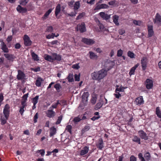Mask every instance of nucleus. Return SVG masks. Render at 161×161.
Here are the masks:
<instances>
[{"label": "nucleus", "instance_id": "1", "mask_svg": "<svg viewBox=\"0 0 161 161\" xmlns=\"http://www.w3.org/2000/svg\"><path fill=\"white\" fill-rule=\"evenodd\" d=\"M107 75V70L103 69L98 71H94L91 74L92 78L93 80L99 81L103 79Z\"/></svg>", "mask_w": 161, "mask_h": 161}, {"label": "nucleus", "instance_id": "2", "mask_svg": "<svg viewBox=\"0 0 161 161\" xmlns=\"http://www.w3.org/2000/svg\"><path fill=\"white\" fill-rule=\"evenodd\" d=\"M10 108V106L8 104H6L4 106L3 112V115L1 114L0 116V120L2 125H4L7 122L9 116Z\"/></svg>", "mask_w": 161, "mask_h": 161}, {"label": "nucleus", "instance_id": "3", "mask_svg": "<svg viewBox=\"0 0 161 161\" xmlns=\"http://www.w3.org/2000/svg\"><path fill=\"white\" fill-rule=\"evenodd\" d=\"M24 44L25 46H30L32 44V42L28 35H25L23 37Z\"/></svg>", "mask_w": 161, "mask_h": 161}, {"label": "nucleus", "instance_id": "4", "mask_svg": "<svg viewBox=\"0 0 161 161\" xmlns=\"http://www.w3.org/2000/svg\"><path fill=\"white\" fill-rule=\"evenodd\" d=\"M153 22L154 24L160 25H161V16L158 13H157L155 17V18L153 20Z\"/></svg>", "mask_w": 161, "mask_h": 161}, {"label": "nucleus", "instance_id": "5", "mask_svg": "<svg viewBox=\"0 0 161 161\" xmlns=\"http://www.w3.org/2000/svg\"><path fill=\"white\" fill-rule=\"evenodd\" d=\"M81 41L84 43L88 45H91L94 44L95 41L92 39H88L86 38H83L82 39Z\"/></svg>", "mask_w": 161, "mask_h": 161}, {"label": "nucleus", "instance_id": "6", "mask_svg": "<svg viewBox=\"0 0 161 161\" xmlns=\"http://www.w3.org/2000/svg\"><path fill=\"white\" fill-rule=\"evenodd\" d=\"M147 59L146 57H143L141 60V64L142 69L144 70L146 68L147 63Z\"/></svg>", "mask_w": 161, "mask_h": 161}, {"label": "nucleus", "instance_id": "7", "mask_svg": "<svg viewBox=\"0 0 161 161\" xmlns=\"http://www.w3.org/2000/svg\"><path fill=\"white\" fill-rule=\"evenodd\" d=\"M138 134L140 138L144 140H147L148 139L147 134L142 130L138 131Z\"/></svg>", "mask_w": 161, "mask_h": 161}, {"label": "nucleus", "instance_id": "8", "mask_svg": "<svg viewBox=\"0 0 161 161\" xmlns=\"http://www.w3.org/2000/svg\"><path fill=\"white\" fill-rule=\"evenodd\" d=\"M77 27L80 32H84L86 31L85 24L84 22H82L81 24H78L77 25Z\"/></svg>", "mask_w": 161, "mask_h": 161}, {"label": "nucleus", "instance_id": "9", "mask_svg": "<svg viewBox=\"0 0 161 161\" xmlns=\"http://www.w3.org/2000/svg\"><path fill=\"white\" fill-rule=\"evenodd\" d=\"M145 84L146 85V88L149 89L152 88L153 86V80L149 79H147L146 80Z\"/></svg>", "mask_w": 161, "mask_h": 161}, {"label": "nucleus", "instance_id": "10", "mask_svg": "<svg viewBox=\"0 0 161 161\" xmlns=\"http://www.w3.org/2000/svg\"><path fill=\"white\" fill-rule=\"evenodd\" d=\"M47 116L50 118L54 117L55 114V112L53 111L52 109L48 110L46 112Z\"/></svg>", "mask_w": 161, "mask_h": 161}, {"label": "nucleus", "instance_id": "11", "mask_svg": "<svg viewBox=\"0 0 161 161\" xmlns=\"http://www.w3.org/2000/svg\"><path fill=\"white\" fill-rule=\"evenodd\" d=\"M18 74L17 76V78L18 80H21L24 79L25 75L22 71L19 70H18Z\"/></svg>", "mask_w": 161, "mask_h": 161}, {"label": "nucleus", "instance_id": "12", "mask_svg": "<svg viewBox=\"0 0 161 161\" xmlns=\"http://www.w3.org/2000/svg\"><path fill=\"white\" fill-rule=\"evenodd\" d=\"M135 102L137 105H140L143 104L144 103V100L142 96H141L136 98Z\"/></svg>", "mask_w": 161, "mask_h": 161}, {"label": "nucleus", "instance_id": "13", "mask_svg": "<svg viewBox=\"0 0 161 161\" xmlns=\"http://www.w3.org/2000/svg\"><path fill=\"white\" fill-rule=\"evenodd\" d=\"M21 106L20 107L19 112L21 115H23L25 111L24 108L26 107L27 103L24 102H21Z\"/></svg>", "mask_w": 161, "mask_h": 161}, {"label": "nucleus", "instance_id": "14", "mask_svg": "<svg viewBox=\"0 0 161 161\" xmlns=\"http://www.w3.org/2000/svg\"><path fill=\"white\" fill-rule=\"evenodd\" d=\"M4 56L8 60L12 61L15 58V57L12 54L6 53L4 54Z\"/></svg>", "mask_w": 161, "mask_h": 161}, {"label": "nucleus", "instance_id": "15", "mask_svg": "<svg viewBox=\"0 0 161 161\" xmlns=\"http://www.w3.org/2000/svg\"><path fill=\"white\" fill-rule=\"evenodd\" d=\"M0 46L1 49L4 53H8L9 52V49L6 44L3 42H1Z\"/></svg>", "mask_w": 161, "mask_h": 161}, {"label": "nucleus", "instance_id": "16", "mask_svg": "<svg viewBox=\"0 0 161 161\" xmlns=\"http://www.w3.org/2000/svg\"><path fill=\"white\" fill-rule=\"evenodd\" d=\"M96 146L100 150L102 149L103 148V142L101 138L98 139L97 142L96 143Z\"/></svg>", "mask_w": 161, "mask_h": 161}, {"label": "nucleus", "instance_id": "17", "mask_svg": "<svg viewBox=\"0 0 161 161\" xmlns=\"http://www.w3.org/2000/svg\"><path fill=\"white\" fill-rule=\"evenodd\" d=\"M148 37H152L154 34V31L153 30L152 25H150L148 26Z\"/></svg>", "mask_w": 161, "mask_h": 161}, {"label": "nucleus", "instance_id": "18", "mask_svg": "<svg viewBox=\"0 0 161 161\" xmlns=\"http://www.w3.org/2000/svg\"><path fill=\"white\" fill-rule=\"evenodd\" d=\"M101 18L104 20H108L110 18L111 15H108L103 12H101L99 14Z\"/></svg>", "mask_w": 161, "mask_h": 161}, {"label": "nucleus", "instance_id": "19", "mask_svg": "<svg viewBox=\"0 0 161 161\" xmlns=\"http://www.w3.org/2000/svg\"><path fill=\"white\" fill-rule=\"evenodd\" d=\"M53 58V61L57 60V61H60L61 60L62 57L61 55L58 54L56 53H53L52 54Z\"/></svg>", "mask_w": 161, "mask_h": 161}, {"label": "nucleus", "instance_id": "20", "mask_svg": "<svg viewBox=\"0 0 161 161\" xmlns=\"http://www.w3.org/2000/svg\"><path fill=\"white\" fill-rule=\"evenodd\" d=\"M17 11L20 13H24L27 12V9L25 8L22 7L20 5H19L16 8Z\"/></svg>", "mask_w": 161, "mask_h": 161}, {"label": "nucleus", "instance_id": "21", "mask_svg": "<svg viewBox=\"0 0 161 161\" xmlns=\"http://www.w3.org/2000/svg\"><path fill=\"white\" fill-rule=\"evenodd\" d=\"M57 130L54 126L51 127L50 129L49 136L52 137L55 135L56 133Z\"/></svg>", "mask_w": 161, "mask_h": 161}, {"label": "nucleus", "instance_id": "22", "mask_svg": "<svg viewBox=\"0 0 161 161\" xmlns=\"http://www.w3.org/2000/svg\"><path fill=\"white\" fill-rule=\"evenodd\" d=\"M103 102L102 100H100L96 104L95 107V109L96 110H97L100 109L103 105Z\"/></svg>", "mask_w": 161, "mask_h": 161}, {"label": "nucleus", "instance_id": "23", "mask_svg": "<svg viewBox=\"0 0 161 161\" xmlns=\"http://www.w3.org/2000/svg\"><path fill=\"white\" fill-rule=\"evenodd\" d=\"M89 150V147L87 146H85L80 152V155L81 156L84 155L86 154Z\"/></svg>", "mask_w": 161, "mask_h": 161}, {"label": "nucleus", "instance_id": "24", "mask_svg": "<svg viewBox=\"0 0 161 161\" xmlns=\"http://www.w3.org/2000/svg\"><path fill=\"white\" fill-rule=\"evenodd\" d=\"M89 58L91 59L94 60L97 59V56L92 51H90L89 52Z\"/></svg>", "mask_w": 161, "mask_h": 161}, {"label": "nucleus", "instance_id": "25", "mask_svg": "<svg viewBox=\"0 0 161 161\" xmlns=\"http://www.w3.org/2000/svg\"><path fill=\"white\" fill-rule=\"evenodd\" d=\"M89 96L88 92H84L82 96V101L84 102L87 101V98Z\"/></svg>", "mask_w": 161, "mask_h": 161}, {"label": "nucleus", "instance_id": "26", "mask_svg": "<svg viewBox=\"0 0 161 161\" xmlns=\"http://www.w3.org/2000/svg\"><path fill=\"white\" fill-rule=\"evenodd\" d=\"M133 142L141 144V138L136 136H134L132 139Z\"/></svg>", "mask_w": 161, "mask_h": 161}, {"label": "nucleus", "instance_id": "27", "mask_svg": "<svg viewBox=\"0 0 161 161\" xmlns=\"http://www.w3.org/2000/svg\"><path fill=\"white\" fill-rule=\"evenodd\" d=\"M55 11V15L57 17L61 11V5L60 4H58L56 7Z\"/></svg>", "mask_w": 161, "mask_h": 161}, {"label": "nucleus", "instance_id": "28", "mask_svg": "<svg viewBox=\"0 0 161 161\" xmlns=\"http://www.w3.org/2000/svg\"><path fill=\"white\" fill-rule=\"evenodd\" d=\"M139 65V64H137L130 69V70L129 73V75L130 76L134 74V72L135 70L136 69V68Z\"/></svg>", "mask_w": 161, "mask_h": 161}, {"label": "nucleus", "instance_id": "29", "mask_svg": "<svg viewBox=\"0 0 161 161\" xmlns=\"http://www.w3.org/2000/svg\"><path fill=\"white\" fill-rule=\"evenodd\" d=\"M44 59L48 61L53 62V58L52 55L50 56L47 54H45L44 56Z\"/></svg>", "mask_w": 161, "mask_h": 161}, {"label": "nucleus", "instance_id": "30", "mask_svg": "<svg viewBox=\"0 0 161 161\" xmlns=\"http://www.w3.org/2000/svg\"><path fill=\"white\" fill-rule=\"evenodd\" d=\"M80 7V3L79 1L75 2L74 5L73 9L75 11H76Z\"/></svg>", "mask_w": 161, "mask_h": 161}, {"label": "nucleus", "instance_id": "31", "mask_svg": "<svg viewBox=\"0 0 161 161\" xmlns=\"http://www.w3.org/2000/svg\"><path fill=\"white\" fill-rule=\"evenodd\" d=\"M119 16L117 15H114L113 17V22L117 25H119V24L118 21Z\"/></svg>", "mask_w": 161, "mask_h": 161}, {"label": "nucleus", "instance_id": "32", "mask_svg": "<svg viewBox=\"0 0 161 161\" xmlns=\"http://www.w3.org/2000/svg\"><path fill=\"white\" fill-rule=\"evenodd\" d=\"M43 81V79L41 78H38L36 81V85L38 87L40 86L41 82Z\"/></svg>", "mask_w": 161, "mask_h": 161}, {"label": "nucleus", "instance_id": "33", "mask_svg": "<svg viewBox=\"0 0 161 161\" xmlns=\"http://www.w3.org/2000/svg\"><path fill=\"white\" fill-rule=\"evenodd\" d=\"M31 55L32 58L35 61H37L39 60L38 55L36 54L32 51H31Z\"/></svg>", "mask_w": 161, "mask_h": 161}, {"label": "nucleus", "instance_id": "34", "mask_svg": "<svg viewBox=\"0 0 161 161\" xmlns=\"http://www.w3.org/2000/svg\"><path fill=\"white\" fill-rule=\"evenodd\" d=\"M52 8H50L44 14V16L42 17V18L44 19H46L47 18L48 16L52 12L53 10Z\"/></svg>", "mask_w": 161, "mask_h": 161}, {"label": "nucleus", "instance_id": "35", "mask_svg": "<svg viewBox=\"0 0 161 161\" xmlns=\"http://www.w3.org/2000/svg\"><path fill=\"white\" fill-rule=\"evenodd\" d=\"M156 114L158 117L161 118V112L159 107H157L156 108Z\"/></svg>", "mask_w": 161, "mask_h": 161}, {"label": "nucleus", "instance_id": "36", "mask_svg": "<svg viewBox=\"0 0 161 161\" xmlns=\"http://www.w3.org/2000/svg\"><path fill=\"white\" fill-rule=\"evenodd\" d=\"M39 97V96H36L35 97L33 98L32 99V102L33 103V104H36L38 103Z\"/></svg>", "mask_w": 161, "mask_h": 161}, {"label": "nucleus", "instance_id": "37", "mask_svg": "<svg viewBox=\"0 0 161 161\" xmlns=\"http://www.w3.org/2000/svg\"><path fill=\"white\" fill-rule=\"evenodd\" d=\"M90 127L89 125H86L81 130V132L82 134L84 133L85 132L88 131L90 129Z\"/></svg>", "mask_w": 161, "mask_h": 161}, {"label": "nucleus", "instance_id": "38", "mask_svg": "<svg viewBox=\"0 0 161 161\" xmlns=\"http://www.w3.org/2000/svg\"><path fill=\"white\" fill-rule=\"evenodd\" d=\"M29 0H19V3L23 6H25L28 3Z\"/></svg>", "mask_w": 161, "mask_h": 161}, {"label": "nucleus", "instance_id": "39", "mask_svg": "<svg viewBox=\"0 0 161 161\" xmlns=\"http://www.w3.org/2000/svg\"><path fill=\"white\" fill-rule=\"evenodd\" d=\"M67 79L68 80V81L69 82H71L73 81V74H69V76L67 77Z\"/></svg>", "mask_w": 161, "mask_h": 161}, {"label": "nucleus", "instance_id": "40", "mask_svg": "<svg viewBox=\"0 0 161 161\" xmlns=\"http://www.w3.org/2000/svg\"><path fill=\"white\" fill-rule=\"evenodd\" d=\"M85 15V13L84 12H82L79 14V15L76 18V20H78L81 19Z\"/></svg>", "mask_w": 161, "mask_h": 161}, {"label": "nucleus", "instance_id": "41", "mask_svg": "<svg viewBox=\"0 0 161 161\" xmlns=\"http://www.w3.org/2000/svg\"><path fill=\"white\" fill-rule=\"evenodd\" d=\"M125 89V88L122 86H120L119 88H117L115 89V92H124V90Z\"/></svg>", "mask_w": 161, "mask_h": 161}, {"label": "nucleus", "instance_id": "42", "mask_svg": "<svg viewBox=\"0 0 161 161\" xmlns=\"http://www.w3.org/2000/svg\"><path fill=\"white\" fill-rule=\"evenodd\" d=\"M28 94L29 93H28L23 95L22 97V99L21 102H25V103H26V102L27 101V98L28 97Z\"/></svg>", "mask_w": 161, "mask_h": 161}, {"label": "nucleus", "instance_id": "43", "mask_svg": "<svg viewBox=\"0 0 161 161\" xmlns=\"http://www.w3.org/2000/svg\"><path fill=\"white\" fill-rule=\"evenodd\" d=\"M54 87L58 92H59L60 89L62 87L61 86L59 83H57L55 85Z\"/></svg>", "mask_w": 161, "mask_h": 161}, {"label": "nucleus", "instance_id": "44", "mask_svg": "<svg viewBox=\"0 0 161 161\" xmlns=\"http://www.w3.org/2000/svg\"><path fill=\"white\" fill-rule=\"evenodd\" d=\"M72 128V126L70 125H69L66 126L65 130L69 132L71 134Z\"/></svg>", "mask_w": 161, "mask_h": 161}, {"label": "nucleus", "instance_id": "45", "mask_svg": "<svg viewBox=\"0 0 161 161\" xmlns=\"http://www.w3.org/2000/svg\"><path fill=\"white\" fill-rule=\"evenodd\" d=\"M128 56L131 58H134L135 54L133 53L130 51H129L127 53Z\"/></svg>", "mask_w": 161, "mask_h": 161}, {"label": "nucleus", "instance_id": "46", "mask_svg": "<svg viewBox=\"0 0 161 161\" xmlns=\"http://www.w3.org/2000/svg\"><path fill=\"white\" fill-rule=\"evenodd\" d=\"M144 157L146 160H149L150 159V154L149 153H146L144 156Z\"/></svg>", "mask_w": 161, "mask_h": 161}, {"label": "nucleus", "instance_id": "47", "mask_svg": "<svg viewBox=\"0 0 161 161\" xmlns=\"http://www.w3.org/2000/svg\"><path fill=\"white\" fill-rule=\"evenodd\" d=\"M63 116L62 115H60L58 117V119L56 123V125H58L60 124L62 120Z\"/></svg>", "mask_w": 161, "mask_h": 161}, {"label": "nucleus", "instance_id": "48", "mask_svg": "<svg viewBox=\"0 0 161 161\" xmlns=\"http://www.w3.org/2000/svg\"><path fill=\"white\" fill-rule=\"evenodd\" d=\"M53 31V27L51 26H50L47 27L46 29V32H52Z\"/></svg>", "mask_w": 161, "mask_h": 161}, {"label": "nucleus", "instance_id": "49", "mask_svg": "<svg viewBox=\"0 0 161 161\" xmlns=\"http://www.w3.org/2000/svg\"><path fill=\"white\" fill-rule=\"evenodd\" d=\"M80 120L81 119L79 117H76L74 118L73 121L75 123H76L80 121Z\"/></svg>", "mask_w": 161, "mask_h": 161}, {"label": "nucleus", "instance_id": "50", "mask_svg": "<svg viewBox=\"0 0 161 161\" xmlns=\"http://www.w3.org/2000/svg\"><path fill=\"white\" fill-rule=\"evenodd\" d=\"M54 37V33H52L51 34H49L46 36V38L48 39H53Z\"/></svg>", "mask_w": 161, "mask_h": 161}, {"label": "nucleus", "instance_id": "51", "mask_svg": "<svg viewBox=\"0 0 161 161\" xmlns=\"http://www.w3.org/2000/svg\"><path fill=\"white\" fill-rule=\"evenodd\" d=\"M77 14V11H74V12H71L70 14H67V15L69 16L73 17L75 16Z\"/></svg>", "mask_w": 161, "mask_h": 161}, {"label": "nucleus", "instance_id": "52", "mask_svg": "<svg viewBox=\"0 0 161 161\" xmlns=\"http://www.w3.org/2000/svg\"><path fill=\"white\" fill-rule=\"evenodd\" d=\"M141 22L140 20H134L133 23L135 25H140L141 24Z\"/></svg>", "mask_w": 161, "mask_h": 161}, {"label": "nucleus", "instance_id": "53", "mask_svg": "<svg viewBox=\"0 0 161 161\" xmlns=\"http://www.w3.org/2000/svg\"><path fill=\"white\" fill-rule=\"evenodd\" d=\"M75 1L73 0H71L68 3V5L71 7H73V5L75 3Z\"/></svg>", "mask_w": 161, "mask_h": 161}, {"label": "nucleus", "instance_id": "54", "mask_svg": "<svg viewBox=\"0 0 161 161\" xmlns=\"http://www.w3.org/2000/svg\"><path fill=\"white\" fill-rule=\"evenodd\" d=\"M75 79V81H79L80 79V74L77 75V74H75L74 75Z\"/></svg>", "mask_w": 161, "mask_h": 161}, {"label": "nucleus", "instance_id": "55", "mask_svg": "<svg viewBox=\"0 0 161 161\" xmlns=\"http://www.w3.org/2000/svg\"><path fill=\"white\" fill-rule=\"evenodd\" d=\"M120 35H122L125 33V31L123 29H121L118 31Z\"/></svg>", "mask_w": 161, "mask_h": 161}, {"label": "nucleus", "instance_id": "56", "mask_svg": "<svg viewBox=\"0 0 161 161\" xmlns=\"http://www.w3.org/2000/svg\"><path fill=\"white\" fill-rule=\"evenodd\" d=\"M37 152V153L40 152V154L42 156H43L44 155L45 153V150L44 149L38 150Z\"/></svg>", "mask_w": 161, "mask_h": 161}, {"label": "nucleus", "instance_id": "57", "mask_svg": "<svg viewBox=\"0 0 161 161\" xmlns=\"http://www.w3.org/2000/svg\"><path fill=\"white\" fill-rule=\"evenodd\" d=\"M123 54V51L121 49H119L118 50L117 52V56L118 57H120Z\"/></svg>", "mask_w": 161, "mask_h": 161}, {"label": "nucleus", "instance_id": "58", "mask_svg": "<svg viewBox=\"0 0 161 161\" xmlns=\"http://www.w3.org/2000/svg\"><path fill=\"white\" fill-rule=\"evenodd\" d=\"M97 98L95 97H93L91 99V103L93 104H94L96 103Z\"/></svg>", "mask_w": 161, "mask_h": 161}, {"label": "nucleus", "instance_id": "59", "mask_svg": "<svg viewBox=\"0 0 161 161\" xmlns=\"http://www.w3.org/2000/svg\"><path fill=\"white\" fill-rule=\"evenodd\" d=\"M38 118V114L36 113L34 117V121L35 123L37 122V119Z\"/></svg>", "mask_w": 161, "mask_h": 161}, {"label": "nucleus", "instance_id": "60", "mask_svg": "<svg viewBox=\"0 0 161 161\" xmlns=\"http://www.w3.org/2000/svg\"><path fill=\"white\" fill-rule=\"evenodd\" d=\"M130 161H136V158L133 155H132L130 158Z\"/></svg>", "mask_w": 161, "mask_h": 161}, {"label": "nucleus", "instance_id": "61", "mask_svg": "<svg viewBox=\"0 0 161 161\" xmlns=\"http://www.w3.org/2000/svg\"><path fill=\"white\" fill-rule=\"evenodd\" d=\"M72 68L75 69H78L80 68V66L78 64H76L72 65Z\"/></svg>", "mask_w": 161, "mask_h": 161}, {"label": "nucleus", "instance_id": "62", "mask_svg": "<svg viewBox=\"0 0 161 161\" xmlns=\"http://www.w3.org/2000/svg\"><path fill=\"white\" fill-rule=\"evenodd\" d=\"M100 118V115H98L97 116H94L91 118V120L93 121H94Z\"/></svg>", "mask_w": 161, "mask_h": 161}, {"label": "nucleus", "instance_id": "63", "mask_svg": "<svg viewBox=\"0 0 161 161\" xmlns=\"http://www.w3.org/2000/svg\"><path fill=\"white\" fill-rule=\"evenodd\" d=\"M12 39V36H9L7 38L6 40L7 41L9 42L10 41H11Z\"/></svg>", "mask_w": 161, "mask_h": 161}, {"label": "nucleus", "instance_id": "64", "mask_svg": "<svg viewBox=\"0 0 161 161\" xmlns=\"http://www.w3.org/2000/svg\"><path fill=\"white\" fill-rule=\"evenodd\" d=\"M21 47V45L19 43H17L15 45V48H16V49H19Z\"/></svg>", "mask_w": 161, "mask_h": 161}]
</instances>
